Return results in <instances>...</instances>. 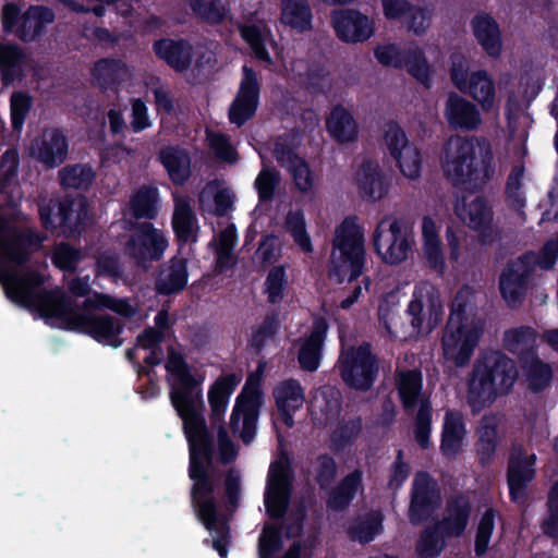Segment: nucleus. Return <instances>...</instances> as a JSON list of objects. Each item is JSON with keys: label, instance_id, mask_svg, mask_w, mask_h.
I'll return each mask as SVG.
<instances>
[{"label": "nucleus", "instance_id": "obj_7", "mask_svg": "<svg viewBox=\"0 0 558 558\" xmlns=\"http://www.w3.org/2000/svg\"><path fill=\"white\" fill-rule=\"evenodd\" d=\"M414 245L413 233L398 219L380 220L374 232V246L380 259L389 265L407 260Z\"/></svg>", "mask_w": 558, "mask_h": 558}, {"label": "nucleus", "instance_id": "obj_54", "mask_svg": "<svg viewBox=\"0 0 558 558\" xmlns=\"http://www.w3.org/2000/svg\"><path fill=\"white\" fill-rule=\"evenodd\" d=\"M287 275L282 266L274 267L265 281V293L270 303L276 304L283 300L287 288Z\"/></svg>", "mask_w": 558, "mask_h": 558}, {"label": "nucleus", "instance_id": "obj_17", "mask_svg": "<svg viewBox=\"0 0 558 558\" xmlns=\"http://www.w3.org/2000/svg\"><path fill=\"white\" fill-rule=\"evenodd\" d=\"M168 247V240L162 230L150 223L141 225L125 245V253L138 265L160 258Z\"/></svg>", "mask_w": 558, "mask_h": 558}, {"label": "nucleus", "instance_id": "obj_47", "mask_svg": "<svg viewBox=\"0 0 558 558\" xmlns=\"http://www.w3.org/2000/svg\"><path fill=\"white\" fill-rule=\"evenodd\" d=\"M217 268L222 271L234 263L233 248L236 243V230L233 225L222 229L215 242Z\"/></svg>", "mask_w": 558, "mask_h": 558}, {"label": "nucleus", "instance_id": "obj_11", "mask_svg": "<svg viewBox=\"0 0 558 558\" xmlns=\"http://www.w3.org/2000/svg\"><path fill=\"white\" fill-rule=\"evenodd\" d=\"M411 325L421 333H429L444 315V305L437 289L428 282L415 286L408 305Z\"/></svg>", "mask_w": 558, "mask_h": 558}, {"label": "nucleus", "instance_id": "obj_12", "mask_svg": "<svg viewBox=\"0 0 558 558\" xmlns=\"http://www.w3.org/2000/svg\"><path fill=\"white\" fill-rule=\"evenodd\" d=\"M342 379L352 388L368 389L378 371L368 344L344 350L339 360Z\"/></svg>", "mask_w": 558, "mask_h": 558}, {"label": "nucleus", "instance_id": "obj_59", "mask_svg": "<svg viewBox=\"0 0 558 558\" xmlns=\"http://www.w3.org/2000/svg\"><path fill=\"white\" fill-rule=\"evenodd\" d=\"M430 405L423 402L420 407L414 429L415 439L422 448H428L430 445Z\"/></svg>", "mask_w": 558, "mask_h": 558}, {"label": "nucleus", "instance_id": "obj_13", "mask_svg": "<svg viewBox=\"0 0 558 558\" xmlns=\"http://www.w3.org/2000/svg\"><path fill=\"white\" fill-rule=\"evenodd\" d=\"M375 57L385 65L405 66L408 72L423 84H427L430 78L432 68L424 57V48L418 45L409 46L402 53L396 45L385 44L377 47Z\"/></svg>", "mask_w": 558, "mask_h": 558}, {"label": "nucleus", "instance_id": "obj_62", "mask_svg": "<svg viewBox=\"0 0 558 558\" xmlns=\"http://www.w3.org/2000/svg\"><path fill=\"white\" fill-rule=\"evenodd\" d=\"M161 331L155 329H148L137 337V345L135 350H151V352L148 355L144 356L145 362L150 365L158 364L160 361V354L157 353L156 345L161 340Z\"/></svg>", "mask_w": 558, "mask_h": 558}, {"label": "nucleus", "instance_id": "obj_38", "mask_svg": "<svg viewBox=\"0 0 558 558\" xmlns=\"http://www.w3.org/2000/svg\"><path fill=\"white\" fill-rule=\"evenodd\" d=\"M154 51L158 58L177 71L187 69L192 61L191 47L182 40L160 39L154 44Z\"/></svg>", "mask_w": 558, "mask_h": 558}, {"label": "nucleus", "instance_id": "obj_21", "mask_svg": "<svg viewBox=\"0 0 558 558\" xmlns=\"http://www.w3.org/2000/svg\"><path fill=\"white\" fill-rule=\"evenodd\" d=\"M440 494L436 483L426 473H417L413 481L412 500L409 510L411 522L420 523L438 506Z\"/></svg>", "mask_w": 558, "mask_h": 558}, {"label": "nucleus", "instance_id": "obj_24", "mask_svg": "<svg viewBox=\"0 0 558 558\" xmlns=\"http://www.w3.org/2000/svg\"><path fill=\"white\" fill-rule=\"evenodd\" d=\"M444 116L449 126L454 130L472 131L482 123L476 106L454 93L446 100Z\"/></svg>", "mask_w": 558, "mask_h": 558}, {"label": "nucleus", "instance_id": "obj_6", "mask_svg": "<svg viewBox=\"0 0 558 558\" xmlns=\"http://www.w3.org/2000/svg\"><path fill=\"white\" fill-rule=\"evenodd\" d=\"M483 319L450 315L442 336V352L456 366L465 365L473 355L484 330Z\"/></svg>", "mask_w": 558, "mask_h": 558}, {"label": "nucleus", "instance_id": "obj_20", "mask_svg": "<svg viewBox=\"0 0 558 558\" xmlns=\"http://www.w3.org/2000/svg\"><path fill=\"white\" fill-rule=\"evenodd\" d=\"M331 20L337 36L343 41L360 43L374 34V22L357 11L338 10Z\"/></svg>", "mask_w": 558, "mask_h": 558}, {"label": "nucleus", "instance_id": "obj_19", "mask_svg": "<svg viewBox=\"0 0 558 558\" xmlns=\"http://www.w3.org/2000/svg\"><path fill=\"white\" fill-rule=\"evenodd\" d=\"M240 34L259 61L269 65L274 63L269 48L276 52L278 58L280 57L278 45L265 21L257 17L246 21L240 26Z\"/></svg>", "mask_w": 558, "mask_h": 558}, {"label": "nucleus", "instance_id": "obj_51", "mask_svg": "<svg viewBox=\"0 0 558 558\" xmlns=\"http://www.w3.org/2000/svg\"><path fill=\"white\" fill-rule=\"evenodd\" d=\"M158 191L155 187H142L131 198V209L136 217H154Z\"/></svg>", "mask_w": 558, "mask_h": 558}, {"label": "nucleus", "instance_id": "obj_56", "mask_svg": "<svg viewBox=\"0 0 558 558\" xmlns=\"http://www.w3.org/2000/svg\"><path fill=\"white\" fill-rule=\"evenodd\" d=\"M499 417L497 415H485L477 428L478 442L482 450L490 452L498 440L497 427L499 425Z\"/></svg>", "mask_w": 558, "mask_h": 558}, {"label": "nucleus", "instance_id": "obj_36", "mask_svg": "<svg viewBox=\"0 0 558 558\" xmlns=\"http://www.w3.org/2000/svg\"><path fill=\"white\" fill-rule=\"evenodd\" d=\"M241 378L234 374L219 377L208 390V402L213 422H220L228 407L229 398Z\"/></svg>", "mask_w": 558, "mask_h": 558}, {"label": "nucleus", "instance_id": "obj_2", "mask_svg": "<svg viewBox=\"0 0 558 558\" xmlns=\"http://www.w3.org/2000/svg\"><path fill=\"white\" fill-rule=\"evenodd\" d=\"M170 385V399L183 421L190 444V477L194 482L193 502L196 513L213 534V547L221 558L227 557L228 529L218 521L210 497L213 483L208 475L209 446L203 416L204 400L202 385L204 376L192 372L179 354L171 353L166 364Z\"/></svg>", "mask_w": 558, "mask_h": 558}, {"label": "nucleus", "instance_id": "obj_3", "mask_svg": "<svg viewBox=\"0 0 558 558\" xmlns=\"http://www.w3.org/2000/svg\"><path fill=\"white\" fill-rule=\"evenodd\" d=\"M518 377L514 362L495 351L481 356L469 375L466 400L473 412H480L499 396L507 393Z\"/></svg>", "mask_w": 558, "mask_h": 558}, {"label": "nucleus", "instance_id": "obj_49", "mask_svg": "<svg viewBox=\"0 0 558 558\" xmlns=\"http://www.w3.org/2000/svg\"><path fill=\"white\" fill-rule=\"evenodd\" d=\"M361 490V473L353 472L348 475L338 489L332 493L328 505L333 509H342L349 505L352 498Z\"/></svg>", "mask_w": 558, "mask_h": 558}, {"label": "nucleus", "instance_id": "obj_46", "mask_svg": "<svg viewBox=\"0 0 558 558\" xmlns=\"http://www.w3.org/2000/svg\"><path fill=\"white\" fill-rule=\"evenodd\" d=\"M399 396L405 408L424 402L421 399L422 376L417 371L400 372L397 380Z\"/></svg>", "mask_w": 558, "mask_h": 558}, {"label": "nucleus", "instance_id": "obj_32", "mask_svg": "<svg viewBox=\"0 0 558 558\" xmlns=\"http://www.w3.org/2000/svg\"><path fill=\"white\" fill-rule=\"evenodd\" d=\"M466 435L462 414L456 410H447L442 424L441 452L447 457L459 453L465 444Z\"/></svg>", "mask_w": 558, "mask_h": 558}, {"label": "nucleus", "instance_id": "obj_34", "mask_svg": "<svg viewBox=\"0 0 558 558\" xmlns=\"http://www.w3.org/2000/svg\"><path fill=\"white\" fill-rule=\"evenodd\" d=\"M355 181L364 196L373 201L381 198L388 191L386 177L376 162H364L356 172Z\"/></svg>", "mask_w": 558, "mask_h": 558}, {"label": "nucleus", "instance_id": "obj_16", "mask_svg": "<svg viewBox=\"0 0 558 558\" xmlns=\"http://www.w3.org/2000/svg\"><path fill=\"white\" fill-rule=\"evenodd\" d=\"M259 90L258 74L244 65L236 95L229 108V120L232 124L241 126L255 116L259 104Z\"/></svg>", "mask_w": 558, "mask_h": 558}, {"label": "nucleus", "instance_id": "obj_53", "mask_svg": "<svg viewBox=\"0 0 558 558\" xmlns=\"http://www.w3.org/2000/svg\"><path fill=\"white\" fill-rule=\"evenodd\" d=\"M63 186L73 189H86L94 180V172L87 166H72L62 169L59 173Z\"/></svg>", "mask_w": 558, "mask_h": 558}, {"label": "nucleus", "instance_id": "obj_10", "mask_svg": "<svg viewBox=\"0 0 558 558\" xmlns=\"http://www.w3.org/2000/svg\"><path fill=\"white\" fill-rule=\"evenodd\" d=\"M263 403L259 384L254 379H248L235 399L230 417L233 433L239 434L246 444L255 437L258 413Z\"/></svg>", "mask_w": 558, "mask_h": 558}, {"label": "nucleus", "instance_id": "obj_14", "mask_svg": "<svg viewBox=\"0 0 558 558\" xmlns=\"http://www.w3.org/2000/svg\"><path fill=\"white\" fill-rule=\"evenodd\" d=\"M53 19L52 11L44 7H32L21 15L15 4L9 3L2 11L4 29L15 33L24 40L34 39Z\"/></svg>", "mask_w": 558, "mask_h": 558}, {"label": "nucleus", "instance_id": "obj_26", "mask_svg": "<svg viewBox=\"0 0 558 558\" xmlns=\"http://www.w3.org/2000/svg\"><path fill=\"white\" fill-rule=\"evenodd\" d=\"M439 223L432 217L422 220V257L426 265L439 275L446 270V258L439 238Z\"/></svg>", "mask_w": 558, "mask_h": 558}, {"label": "nucleus", "instance_id": "obj_28", "mask_svg": "<svg viewBox=\"0 0 558 558\" xmlns=\"http://www.w3.org/2000/svg\"><path fill=\"white\" fill-rule=\"evenodd\" d=\"M276 156L282 166L288 168L295 189L303 194H311L316 186L315 177L307 163L298 157L284 142H279Z\"/></svg>", "mask_w": 558, "mask_h": 558}, {"label": "nucleus", "instance_id": "obj_58", "mask_svg": "<svg viewBox=\"0 0 558 558\" xmlns=\"http://www.w3.org/2000/svg\"><path fill=\"white\" fill-rule=\"evenodd\" d=\"M191 8L199 17L211 22H220L227 10L220 0H191Z\"/></svg>", "mask_w": 558, "mask_h": 558}, {"label": "nucleus", "instance_id": "obj_43", "mask_svg": "<svg viewBox=\"0 0 558 558\" xmlns=\"http://www.w3.org/2000/svg\"><path fill=\"white\" fill-rule=\"evenodd\" d=\"M28 153L36 161L52 168L65 160L68 146L66 142H31Z\"/></svg>", "mask_w": 558, "mask_h": 558}, {"label": "nucleus", "instance_id": "obj_61", "mask_svg": "<svg viewBox=\"0 0 558 558\" xmlns=\"http://www.w3.org/2000/svg\"><path fill=\"white\" fill-rule=\"evenodd\" d=\"M432 15L429 9L413 5V10H411L403 24L415 35H423L430 25Z\"/></svg>", "mask_w": 558, "mask_h": 558}, {"label": "nucleus", "instance_id": "obj_9", "mask_svg": "<svg viewBox=\"0 0 558 558\" xmlns=\"http://www.w3.org/2000/svg\"><path fill=\"white\" fill-rule=\"evenodd\" d=\"M451 63L453 85L461 93L473 98L484 111L492 110L496 102V89L492 76L484 70L469 73V61L460 54H454Z\"/></svg>", "mask_w": 558, "mask_h": 558}, {"label": "nucleus", "instance_id": "obj_18", "mask_svg": "<svg viewBox=\"0 0 558 558\" xmlns=\"http://www.w3.org/2000/svg\"><path fill=\"white\" fill-rule=\"evenodd\" d=\"M541 254L529 253L508 265L500 277V292L505 301L517 305L523 298L526 290V280L531 271L539 267Z\"/></svg>", "mask_w": 558, "mask_h": 558}, {"label": "nucleus", "instance_id": "obj_57", "mask_svg": "<svg viewBox=\"0 0 558 558\" xmlns=\"http://www.w3.org/2000/svg\"><path fill=\"white\" fill-rule=\"evenodd\" d=\"M282 547V537L272 525H265L258 541L259 558H277Z\"/></svg>", "mask_w": 558, "mask_h": 558}, {"label": "nucleus", "instance_id": "obj_27", "mask_svg": "<svg viewBox=\"0 0 558 558\" xmlns=\"http://www.w3.org/2000/svg\"><path fill=\"white\" fill-rule=\"evenodd\" d=\"M536 456L534 453H519L510 459L508 468V484L511 499L514 502H522L527 483L535 475L534 464Z\"/></svg>", "mask_w": 558, "mask_h": 558}, {"label": "nucleus", "instance_id": "obj_35", "mask_svg": "<svg viewBox=\"0 0 558 558\" xmlns=\"http://www.w3.org/2000/svg\"><path fill=\"white\" fill-rule=\"evenodd\" d=\"M389 150L405 178L415 180L420 177L422 157L415 142H391Z\"/></svg>", "mask_w": 558, "mask_h": 558}, {"label": "nucleus", "instance_id": "obj_22", "mask_svg": "<svg viewBox=\"0 0 558 558\" xmlns=\"http://www.w3.org/2000/svg\"><path fill=\"white\" fill-rule=\"evenodd\" d=\"M39 214L46 228L66 226L72 229L83 223L87 218L86 204L81 198L70 203H53L48 206H40Z\"/></svg>", "mask_w": 558, "mask_h": 558}, {"label": "nucleus", "instance_id": "obj_8", "mask_svg": "<svg viewBox=\"0 0 558 558\" xmlns=\"http://www.w3.org/2000/svg\"><path fill=\"white\" fill-rule=\"evenodd\" d=\"M470 513L469 501L464 497L452 500L447 509L444 521L435 530H425L416 545V553L421 558L437 556L444 548V541L439 534L459 536L468 524Z\"/></svg>", "mask_w": 558, "mask_h": 558}, {"label": "nucleus", "instance_id": "obj_45", "mask_svg": "<svg viewBox=\"0 0 558 558\" xmlns=\"http://www.w3.org/2000/svg\"><path fill=\"white\" fill-rule=\"evenodd\" d=\"M327 130L336 140H353L357 136V126L351 113L344 108H335L328 120Z\"/></svg>", "mask_w": 558, "mask_h": 558}, {"label": "nucleus", "instance_id": "obj_44", "mask_svg": "<svg viewBox=\"0 0 558 558\" xmlns=\"http://www.w3.org/2000/svg\"><path fill=\"white\" fill-rule=\"evenodd\" d=\"M536 341L534 330L529 327L512 328L504 335V345L510 352L522 356V361L534 356L532 351Z\"/></svg>", "mask_w": 558, "mask_h": 558}, {"label": "nucleus", "instance_id": "obj_37", "mask_svg": "<svg viewBox=\"0 0 558 558\" xmlns=\"http://www.w3.org/2000/svg\"><path fill=\"white\" fill-rule=\"evenodd\" d=\"M326 331V323L318 322L314 326L311 335L301 342L298 360L303 369L314 372L319 366L320 350Z\"/></svg>", "mask_w": 558, "mask_h": 558}, {"label": "nucleus", "instance_id": "obj_30", "mask_svg": "<svg viewBox=\"0 0 558 558\" xmlns=\"http://www.w3.org/2000/svg\"><path fill=\"white\" fill-rule=\"evenodd\" d=\"M281 25L304 34L313 28V13L307 0H279Z\"/></svg>", "mask_w": 558, "mask_h": 558}, {"label": "nucleus", "instance_id": "obj_33", "mask_svg": "<svg viewBox=\"0 0 558 558\" xmlns=\"http://www.w3.org/2000/svg\"><path fill=\"white\" fill-rule=\"evenodd\" d=\"M172 226L180 241L187 243L197 240L199 227L187 197L174 195Z\"/></svg>", "mask_w": 558, "mask_h": 558}, {"label": "nucleus", "instance_id": "obj_25", "mask_svg": "<svg viewBox=\"0 0 558 558\" xmlns=\"http://www.w3.org/2000/svg\"><path fill=\"white\" fill-rule=\"evenodd\" d=\"M458 218L469 228L482 230L490 226L493 210L483 196L469 194L459 199L454 206Z\"/></svg>", "mask_w": 558, "mask_h": 558}, {"label": "nucleus", "instance_id": "obj_40", "mask_svg": "<svg viewBox=\"0 0 558 558\" xmlns=\"http://www.w3.org/2000/svg\"><path fill=\"white\" fill-rule=\"evenodd\" d=\"M381 532L383 514L379 511H371L359 515L347 529L349 537L361 544L372 542Z\"/></svg>", "mask_w": 558, "mask_h": 558}, {"label": "nucleus", "instance_id": "obj_50", "mask_svg": "<svg viewBox=\"0 0 558 558\" xmlns=\"http://www.w3.org/2000/svg\"><path fill=\"white\" fill-rule=\"evenodd\" d=\"M524 167L514 166L508 177L506 196L508 204L520 211L525 206V192L523 190Z\"/></svg>", "mask_w": 558, "mask_h": 558}, {"label": "nucleus", "instance_id": "obj_52", "mask_svg": "<svg viewBox=\"0 0 558 558\" xmlns=\"http://www.w3.org/2000/svg\"><path fill=\"white\" fill-rule=\"evenodd\" d=\"M286 228L291 233L294 242L304 251H312V243L305 230L304 214L300 209L290 210L286 218Z\"/></svg>", "mask_w": 558, "mask_h": 558}, {"label": "nucleus", "instance_id": "obj_5", "mask_svg": "<svg viewBox=\"0 0 558 558\" xmlns=\"http://www.w3.org/2000/svg\"><path fill=\"white\" fill-rule=\"evenodd\" d=\"M365 262L364 232L353 219H345L335 232L330 277L338 282H351L362 275Z\"/></svg>", "mask_w": 558, "mask_h": 558}, {"label": "nucleus", "instance_id": "obj_29", "mask_svg": "<svg viewBox=\"0 0 558 558\" xmlns=\"http://www.w3.org/2000/svg\"><path fill=\"white\" fill-rule=\"evenodd\" d=\"M473 34L484 49L493 58H498L502 51L501 32L498 23L486 13L476 14L472 22Z\"/></svg>", "mask_w": 558, "mask_h": 558}, {"label": "nucleus", "instance_id": "obj_39", "mask_svg": "<svg viewBox=\"0 0 558 558\" xmlns=\"http://www.w3.org/2000/svg\"><path fill=\"white\" fill-rule=\"evenodd\" d=\"M93 78L100 86L120 84L132 77V69L120 59H101L90 69Z\"/></svg>", "mask_w": 558, "mask_h": 558}, {"label": "nucleus", "instance_id": "obj_42", "mask_svg": "<svg viewBox=\"0 0 558 558\" xmlns=\"http://www.w3.org/2000/svg\"><path fill=\"white\" fill-rule=\"evenodd\" d=\"M187 282L186 263L183 258H173L163 268L157 280V290L170 294L182 290Z\"/></svg>", "mask_w": 558, "mask_h": 558}, {"label": "nucleus", "instance_id": "obj_4", "mask_svg": "<svg viewBox=\"0 0 558 558\" xmlns=\"http://www.w3.org/2000/svg\"><path fill=\"white\" fill-rule=\"evenodd\" d=\"M445 175L456 185H480L494 173L493 155L485 142H446L440 155Z\"/></svg>", "mask_w": 558, "mask_h": 558}, {"label": "nucleus", "instance_id": "obj_60", "mask_svg": "<svg viewBox=\"0 0 558 558\" xmlns=\"http://www.w3.org/2000/svg\"><path fill=\"white\" fill-rule=\"evenodd\" d=\"M281 252V242L275 235H267L260 242L255 258L263 265H271L278 260Z\"/></svg>", "mask_w": 558, "mask_h": 558}, {"label": "nucleus", "instance_id": "obj_1", "mask_svg": "<svg viewBox=\"0 0 558 558\" xmlns=\"http://www.w3.org/2000/svg\"><path fill=\"white\" fill-rule=\"evenodd\" d=\"M40 242L41 239L32 230L20 232L0 217V283L7 296L13 303L38 313L53 327L84 332L99 342L119 347V320L97 311L109 308L130 316L132 306L124 299L94 293L85 300L82 312H77L61 290L39 291L44 277L36 272L24 274L19 266Z\"/></svg>", "mask_w": 558, "mask_h": 558}, {"label": "nucleus", "instance_id": "obj_64", "mask_svg": "<svg viewBox=\"0 0 558 558\" xmlns=\"http://www.w3.org/2000/svg\"><path fill=\"white\" fill-rule=\"evenodd\" d=\"M548 505L549 515L543 522V530L547 535L558 537V482L550 490Z\"/></svg>", "mask_w": 558, "mask_h": 558}, {"label": "nucleus", "instance_id": "obj_23", "mask_svg": "<svg viewBox=\"0 0 558 558\" xmlns=\"http://www.w3.org/2000/svg\"><path fill=\"white\" fill-rule=\"evenodd\" d=\"M235 194L222 180H211L206 183L198 195V206L203 213L226 216L233 209Z\"/></svg>", "mask_w": 558, "mask_h": 558}, {"label": "nucleus", "instance_id": "obj_55", "mask_svg": "<svg viewBox=\"0 0 558 558\" xmlns=\"http://www.w3.org/2000/svg\"><path fill=\"white\" fill-rule=\"evenodd\" d=\"M483 319L476 313V295L473 289L465 287L457 293L450 315Z\"/></svg>", "mask_w": 558, "mask_h": 558}, {"label": "nucleus", "instance_id": "obj_31", "mask_svg": "<svg viewBox=\"0 0 558 558\" xmlns=\"http://www.w3.org/2000/svg\"><path fill=\"white\" fill-rule=\"evenodd\" d=\"M274 397L283 423L291 427L292 414L301 409L305 401L303 388L295 380H284L275 388Z\"/></svg>", "mask_w": 558, "mask_h": 558}, {"label": "nucleus", "instance_id": "obj_15", "mask_svg": "<svg viewBox=\"0 0 558 558\" xmlns=\"http://www.w3.org/2000/svg\"><path fill=\"white\" fill-rule=\"evenodd\" d=\"M291 470L286 457L270 464L264 502L270 517H281L291 495Z\"/></svg>", "mask_w": 558, "mask_h": 558}, {"label": "nucleus", "instance_id": "obj_48", "mask_svg": "<svg viewBox=\"0 0 558 558\" xmlns=\"http://www.w3.org/2000/svg\"><path fill=\"white\" fill-rule=\"evenodd\" d=\"M525 381L530 389L538 391L547 387L551 380L549 365L541 362L537 357L531 356L523 362Z\"/></svg>", "mask_w": 558, "mask_h": 558}, {"label": "nucleus", "instance_id": "obj_41", "mask_svg": "<svg viewBox=\"0 0 558 558\" xmlns=\"http://www.w3.org/2000/svg\"><path fill=\"white\" fill-rule=\"evenodd\" d=\"M160 160L173 183L183 184L189 179L191 159L185 151L174 147L166 148L160 154Z\"/></svg>", "mask_w": 558, "mask_h": 558}, {"label": "nucleus", "instance_id": "obj_63", "mask_svg": "<svg viewBox=\"0 0 558 558\" xmlns=\"http://www.w3.org/2000/svg\"><path fill=\"white\" fill-rule=\"evenodd\" d=\"M381 7L387 20L401 24L413 10V4L409 0H381Z\"/></svg>", "mask_w": 558, "mask_h": 558}]
</instances>
